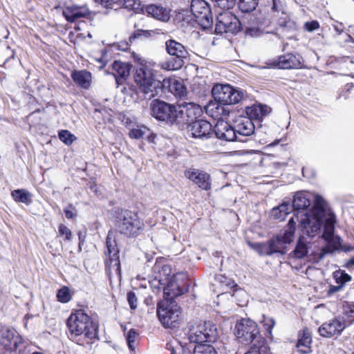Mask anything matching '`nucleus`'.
<instances>
[{
    "label": "nucleus",
    "instance_id": "nucleus-1",
    "mask_svg": "<svg viewBox=\"0 0 354 354\" xmlns=\"http://www.w3.org/2000/svg\"><path fill=\"white\" fill-rule=\"evenodd\" d=\"M297 214L296 218L300 222L304 233L308 237H314L319 234L324 227L323 239L330 241L334 234L335 215L328 207L326 201L320 196L314 197V205L310 214L301 215Z\"/></svg>",
    "mask_w": 354,
    "mask_h": 354
},
{
    "label": "nucleus",
    "instance_id": "nucleus-2",
    "mask_svg": "<svg viewBox=\"0 0 354 354\" xmlns=\"http://www.w3.org/2000/svg\"><path fill=\"white\" fill-rule=\"evenodd\" d=\"M163 290L164 300L158 304L157 315L165 327L174 328L179 322L181 315L180 308L174 299L183 295L187 290L182 288L175 278H172Z\"/></svg>",
    "mask_w": 354,
    "mask_h": 354
},
{
    "label": "nucleus",
    "instance_id": "nucleus-3",
    "mask_svg": "<svg viewBox=\"0 0 354 354\" xmlns=\"http://www.w3.org/2000/svg\"><path fill=\"white\" fill-rule=\"evenodd\" d=\"M134 59L138 66L135 69L133 77L140 91L149 98L158 95L162 89V84L156 78V63L146 60L139 55H135Z\"/></svg>",
    "mask_w": 354,
    "mask_h": 354
},
{
    "label": "nucleus",
    "instance_id": "nucleus-4",
    "mask_svg": "<svg viewBox=\"0 0 354 354\" xmlns=\"http://www.w3.org/2000/svg\"><path fill=\"white\" fill-rule=\"evenodd\" d=\"M70 338L80 345L89 344L97 337V331L90 317L82 310L72 313L66 322Z\"/></svg>",
    "mask_w": 354,
    "mask_h": 354
},
{
    "label": "nucleus",
    "instance_id": "nucleus-5",
    "mask_svg": "<svg viewBox=\"0 0 354 354\" xmlns=\"http://www.w3.org/2000/svg\"><path fill=\"white\" fill-rule=\"evenodd\" d=\"M260 14L268 19L274 28L279 26L288 30L297 29L296 23L287 15L285 0H272L271 7L261 10Z\"/></svg>",
    "mask_w": 354,
    "mask_h": 354
},
{
    "label": "nucleus",
    "instance_id": "nucleus-6",
    "mask_svg": "<svg viewBox=\"0 0 354 354\" xmlns=\"http://www.w3.org/2000/svg\"><path fill=\"white\" fill-rule=\"evenodd\" d=\"M165 50L171 57L160 64L162 69L171 71L181 68L189 56L186 47L174 39L165 41Z\"/></svg>",
    "mask_w": 354,
    "mask_h": 354
},
{
    "label": "nucleus",
    "instance_id": "nucleus-7",
    "mask_svg": "<svg viewBox=\"0 0 354 354\" xmlns=\"http://www.w3.org/2000/svg\"><path fill=\"white\" fill-rule=\"evenodd\" d=\"M236 337L243 344L259 345L262 350H265L266 342L260 334V330L255 322L245 318L241 319L235 326Z\"/></svg>",
    "mask_w": 354,
    "mask_h": 354
},
{
    "label": "nucleus",
    "instance_id": "nucleus-8",
    "mask_svg": "<svg viewBox=\"0 0 354 354\" xmlns=\"http://www.w3.org/2000/svg\"><path fill=\"white\" fill-rule=\"evenodd\" d=\"M117 227L121 234L127 236H136L143 230L144 223L136 213L124 210L118 217Z\"/></svg>",
    "mask_w": 354,
    "mask_h": 354
},
{
    "label": "nucleus",
    "instance_id": "nucleus-9",
    "mask_svg": "<svg viewBox=\"0 0 354 354\" xmlns=\"http://www.w3.org/2000/svg\"><path fill=\"white\" fill-rule=\"evenodd\" d=\"M106 244L109 255V259L106 261V272L110 278L113 276L120 277L121 267L119 259V249L113 232H109Z\"/></svg>",
    "mask_w": 354,
    "mask_h": 354
},
{
    "label": "nucleus",
    "instance_id": "nucleus-10",
    "mask_svg": "<svg viewBox=\"0 0 354 354\" xmlns=\"http://www.w3.org/2000/svg\"><path fill=\"white\" fill-rule=\"evenodd\" d=\"M212 94L215 100L221 104H237L243 98V93L229 84H216L212 90Z\"/></svg>",
    "mask_w": 354,
    "mask_h": 354
},
{
    "label": "nucleus",
    "instance_id": "nucleus-11",
    "mask_svg": "<svg viewBox=\"0 0 354 354\" xmlns=\"http://www.w3.org/2000/svg\"><path fill=\"white\" fill-rule=\"evenodd\" d=\"M151 114L157 120L167 124H177L178 109L163 101L156 100L151 104Z\"/></svg>",
    "mask_w": 354,
    "mask_h": 354
},
{
    "label": "nucleus",
    "instance_id": "nucleus-12",
    "mask_svg": "<svg viewBox=\"0 0 354 354\" xmlns=\"http://www.w3.org/2000/svg\"><path fill=\"white\" fill-rule=\"evenodd\" d=\"M241 29V23L239 19L228 10L218 14L215 26L217 34L237 33Z\"/></svg>",
    "mask_w": 354,
    "mask_h": 354
},
{
    "label": "nucleus",
    "instance_id": "nucleus-13",
    "mask_svg": "<svg viewBox=\"0 0 354 354\" xmlns=\"http://www.w3.org/2000/svg\"><path fill=\"white\" fill-rule=\"evenodd\" d=\"M218 337L217 328L213 323L205 322L200 324L190 333V342L202 344L203 342H214Z\"/></svg>",
    "mask_w": 354,
    "mask_h": 354
},
{
    "label": "nucleus",
    "instance_id": "nucleus-14",
    "mask_svg": "<svg viewBox=\"0 0 354 354\" xmlns=\"http://www.w3.org/2000/svg\"><path fill=\"white\" fill-rule=\"evenodd\" d=\"M191 12L196 21L204 28L212 24L213 17L210 7L205 0H192L191 2Z\"/></svg>",
    "mask_w": 354,
    "mask_h": 354
},
{
    "label": "nucleus",
    "instance_id": "nucleus-15",
    "mask_svg": "<svg viewBox=\"0 0 354 354\" xmlns=\"http://www.w3.org/2000/svg\"><path fill=\"white\" fill-rule=\"evenodd\" d=\"M303 66V59L299 54L288 53L281 55L277 59L267 63V68H277L279 69L301 68Z\"/></svg>",
    "mask_w": 354,
    "mask_h": 354
},
{
    "label": "nucleus",
    "instance_id": "nucleus-16",
    "mask_svg": "<svg viewBox=\"0 0 354 354\" xmlns=\"http://www.w3.org/2000/svg\"><path fill=\"white\" fill-rule=\"evenodd\" d=\"M257 26L250 25L245 27V33L246 37H259L264 33L277 35V28L273 27L271 22L268 21V19H266L262 15L259 14V16L257 18Z\"/></svg>",
    "mask_w": 354,
    "mask_h": 354
},
{
    "label": "nucleus",
    "instance_id": "nucleus-17",
    "mask_svg": "<svg viewBox=\"0 0 354 354\" xmlns=\"http://www.w3.org/2000/svg\"><path fill=\"white\" fill-rule=\"evenodd\" d=\"M1 341L2 345L10 354H28L25 342L18 334L8 333Z\"/></svg>",
    "mask_w": 354,
    "mask_h": 354
},
{
    "label": "nucleus",
    "instance_id": "nucleus-18",
    "mask_svg": "<svg viewBox=\"0 0 354 354\" xmlns=\"http://www.w3.org/2000/svg\"><path fill=\"white\" fill-rule=\"evenodd\" d=\"M187 131L196 138H209L213 133L212 125L204 120H196L187 125Z\"/></svg>",
    "mask_w": 354,
    "mask_h": 354
},
{
    "label": "nucleus",
    "instance_id": "nucleus-19",
    "mask_svg": "<svg viewBox=\"0 0 354 354\" xmlns=\"http://www.w3.org/2000/svg\"><path fill=\"white\" fill-rule=\"evenodd\" d=\"M185 176L204 190L211 188L210 175L204 171L189 168L185 171Z\"/></svg>",
    "mask_w": 354,
    "mask_h": 354
},
{
    "label": "nucleus",
    "instance_id": "nucleus-20",
    "mask_svg": "<svg viewBox=\"0 0 354 354\" xmlns=\"http://www.w3.org/2000/svg\"><path fill=\"white\" fill-rule=\"evenodd\" d=\"M201 112L200 106L194 103H189L185 105L180 106L178 109V122L177 124L183 125L189 124L196 118Z\"/></svg>",
    "mask_w": 354,
    "mask_h": 354
},
{
    "label": "nucleus",
    "instance_id": "nucleus-21",
    "mask_svg": "<svg viewBox=\"0 0 354 354\" xmlns=\"http://www.w3.org/2000/svg\"><path fill=\"white\" fill-rule=\"evenodd\" d=\"M234 129V127H232L224 120L221 119L218 120L213 131L217 138L230 142L234 141L236 139V135Z\"/></svg>",
    "mask_w": 354,
    "mask_h": 354
},
{
    "label": "nucleus",
    "instance_id": "nucleus-22",
    "mask_svg": "<svg viewBox=\"0 0 354 354\" xmlns=\"http://www.w3.org/2000/svg\"><path fill=\"white\" fill-rule=\"evenodd\" d=\"M143 12L148 16L164 22L168 21L171 17L170 10L160 4L146 5Z\"/></svg>",
    "mask_w": 354,
    "mask_h": 354
},
{
    "label": "nucleus",
    "instance_id": "nucleus-23",
    "mask_svg": "<svg viewBox=\"0 0 354 354\" xmlns=\"http://www.w3.org/2000/svg\"><path fill=\"white\" fill-rule=\"evenodd\" d=\"M345 328L344 322L334 319L324 323L318 329L320 335L324 337H331L340 334Z\"/></svg>",
    "mask_w": 354,
    "mask_h": 354
},
{
    "label": "nucleus",
    "instance_id": "nucleus-24",
    "mask_svg": "<svg viewBox=\"0 0 354 354\" xmlns=\"http://www.w3.org/2000/svg\"><path fill=\"white\" fill-rule=\"evenodd\" d=\"M234 131L236 135L235 140L241 141L239 136L252 135L254 133V124L250 118L241 117L236 120Z\"/></svg>",
    "mask_w": 354,
    "mask_h": 354
},
{
    "label": "nucleus",
    "instance_id": "nucleus-25",
    "mask_svg": "<svg viewBox=\"0 0 354 354\" xmlns=\"http://www.w3.org/2000/svg\"><path fill=\"white\" fill-rule=\"evenodd\" d=\"M63 15L67 21L72 22L80 18L88 16L89 10L85 5H72L64 9Z\"/></svg>",
    "mask_w": 354,
    "mask_h": 354
},
{
    "label": "nucleus",
    "instance_id": "nucleus-26",
    "mask_svg": "<svg viewBox=\"0 0 354 354\" xmlns=\"http://www.w3.org/2000/svg\"><path fill=\"white\" fill-rule=\"evenodd\" d=\"M131 66L120 61H115L112 64L113 74L118 84H122L129 76Z\"/></svg>",
    "mask_w": 354,
    "mask_h": 354
},
{
    "label": "nucleus",
    "instance_id": "nucleus-27",
    "mask_svg": "<svg viewBox=\"0 0 354 354\" xmlns=\"http://www.w3.org/2000/svg\"><path fill=\"white\" fill-rule=\"evenodd\" d=\"M102 5L113 10L124 8L128 10H136L139 8V0H102Z\"/></svg>",
    "mask_w": 354,
    "mask_h": 354
},
{
    "label": "nucleus",
    "instance_id": "nucleus-28",
    "mask_svg": "<svg viewBox=\"0 0 354 354\" xmlns=\"http://www.w3.org/2000/svg\"><path fill=\"white\" fill-rule=\"evenodd\" d=\"M311 343L312 338L310 333L307 328H305L299 334L297 344L298 351L301 354L310 353L311 352Z\"/></svg>",
    "mask_w": 354,
    "mask_h": 354
},
{
    "label": "nucleus",
    "instance_id": "nucleus-29",
    "mask_svg": "<svg viewBox=\"0 0 354 354\" xmlns=\"http://www.w3.org/2000/svg\"><path fill=\"white\" fill-rule=\"evenodd\" d=\"M310 205L309 194L303 192L295 194L292 201V207L296 210H304Z\"/></svg>",
    "mask_w": 354,
    "mask_h": 354
},
{
    "label": "nucleus",
    "instance_id": "nucleus-30",
    "mask_svg": "<svg viewBox=\"0 0 354 354\" xmlns=\"http://www.w3.org/2000/svg\"><path fill=\"white\" fill-rule=\"evenodd\" d=\"M310 242L307 238L300 236L297 242L296 247L293 250V256L297 259H302L308 254Z\"/></svg>",
    "mask_w": 354,
    "mask_h": 354
},
{
    "label": "nucleus",
    "instance_id": "nucleus-31",
    "mask_svg": "<svg viewBox=\"0 0 354 354\" xmlns=\"http://www.w3.org/2000/svg\"><path fill=\"white\" fill-rule=\"evenodd\" d=\"M295 225L296 221L295 218H291L287 226L286 227L282 234L278 235L277 237L283 243H290L292 241L295 232Z\"/></svg>",
    "mask_w": 354,
    "mask_h": 354
},
{
    "label": "nucleus",
    "instance_id": "nucleus-32",
    "mask_svg": "<svg viewBox=\"0 0 354 354\" xmlns=\"http://www.w3.org/2000/svg\"><path fill=\"white\" fill-rule=\"evenodd\" d=\"M73 81L84 88L89 87L91 81V75L86 71H75L72 73Z\"/></svg>",
    "mask_w": 354,
    "mask_h": 354
},
{
    "label": "nucleus",
    "instance_id": "nucleus-33",
    "mask_svg": "<svg viewBox=\"0 0 354 354\" xmlns=\"http://www.w3.org/2000/svg\"><path fill=\"white\" fill-rule=\"evenodd\" d=\"M171 93L175 96L182 97L187 93V88L181 80L169 79L167 81Z\"/></svg>",
    "mask_w": 354,
    "mask_h": 354
},
{
    "label": "nucleus",
    "instance_id": "nucleus-34",
    "mask_svg": "<svg viewBox=\"0 0 354 354\" xmlns=\"http://www.w3.org/2000/svg\"><path fill=\"white\" fill-rule=\"evenodd\" d=\"M11 196L17 203H22L28 205L32 203V194L26 189H15L11 192Z\"/></svg>",
    "mask_w": 354,
    "mask_h": 354
},
{
    "label": "nucleus",
    "instance_id": "nucleus-35",
    "mask_svg": "<svg viewBox=\"0 0 354 354\" xmlns=\"http://www.w3.org/2000/svg\"><path fill=\"white\" fill-rule=\"evenodd\" d=\"M271 109L263 104L254 105L248 111L251 118H254L258 120H261L263 117L270 113Z\"/></svg>",
    "mask_w": 354,
    "mask_h": 354
},
{
    "label": "nucleus",
    "instance_id": "nucleus-36",
    "mask_svg": "<svg viewBox=\"0 0 354 354\" xmlns=\"http://www.w3.org/2000/svg\"><path fill=\"white\" fill-rule=\"evenodd\" d=\"M283 244L277 237L270 240L267 245H264L266 253L268 255L276 252L283 253Z\"/></svg>",
    "mask_w": 354,
    "mask_h": 354
},
{
    "label": "nucleus",
    "instance_id": "nucleus-37",
    "mask_svg": "<svg viewBox=\"0 0 354 354\" xmlns=\"http://www.w3.org/2000/svg\"><path fill=\"white\" fill-rule=\"evenodd\" d=\"M187 354H218L215 348L210 344H199L195 346L192 353L187 352Z\"/></svg>",
    "mask_w": 354,
    "mask_h": 354
},
{
    "label": "nucleus",
    "instance_id": "nucleus-38",
    "mask_svg": "<svg viewBox=\"0 0 354 354\" xmlns=\"http://www.w3.org/2000/svg\"><path fill=\"white\" fill-rule=\"evenodd\" d=\"M259 0H239L238 6L243 12H250L255 10Z\"/></svg>",
    "mask_w": 354,
    "mask_h": 354
},
{
    "label": "nucleus",
    "instance_id": "nucleus-39",
    "mask_svg": "<svg viewBox=\"0 0 354 354\" xmlns=\"http://www.w3.org/2000/svg\"><path fill=\"white\" fill-rule=\"evenodd\" d=\"M290 206L289 203H283L278 207L272 208L271 216L274 218H281V216L278 215V212H282L281 215L286 216L290 213Z\"/></svg>",
    "mask_w": 354,
    "mask_h": 354
},
{
    "label": "nucleus",
    "instance_id": "nucleus-40",
    "mask_svg": "<svg viewBox=\"0 0 354 354\" xmlns=\"http://www.w3.org/2000/svg\"><path fill=\"white\" fill-rule=\"evenodd\" d=\"M149 131V129L144 126H137L136 128H133L129 131V135L131 138L140 139L143 138Z\"/></svg>",
    "mask_w": 354,
    "mask_h": 354
},
{
    "label": "nucleus",
    "instance_id": "nucleus-41",
    "mask_svg": "<svg viewBox=\"0 0 354 354\" xmlns=\"http://www.w3.org/2000/svg\"><path fill=\"white\" fill-rule=\"evenodd\" d=\"M334 278L337 283H339L342 286L351 280V277L344 271L338 270L334 272Z\"/></svg>",
    "mask_w": 354,
    "mask_h": 354
},
{
    "label": "nucleus",
    "instance_id": "nucleus-42",
    "mask_svg": "<svg viewBox=\"0 0 354 354\" xmlns=\"http://www.w3.org/2000/svg\"><path fill=\"white\" fill-rule=\"evenodd\" d=\"M260 322L264 326L266 330L269 333V335H272V329L276 324L274 318L268 317L265 315H262V319Z\"/></svg>",
    "mask_w": 354,
    "mask_h": 354
},
{
    "label": "nucleus",
    "instance_id": "nucleus-43",
    "mask_svg": "<svg viewBox=\"0 0 354 354\" xmlns=\"http://www.w3.org/2000/svg\"><path fill=\"white\" fill-rule=\"evenodd\" d=\"M215 7L223 10H230L235 5V0H212Z\"/></svg>",
    "mask_w": 354,
    "mask_h": 354
},
{
    "label": "nucleus",
    "instance_id": "nucleus-44",
    "mask_svg": "<svg viewBox=\"0 0 354 354\" xmlns=\"http://www.w3.org/2000/svg\"><path fill=\"white\" fill-rule=\"evenodd\" d=\"M59 138L66 145H71L75 137L68 130H62L59 132Z\"/></svg>",
    "mask_w": 354,
    "mask_h": 354
},
{
    "label": "nucleus",
    "instance_id": "nucleus-45",
    "mask_svg": "<svg viewBox=\"0 0 354 354\" xmlns=\"http://www.w3.org/2000/svg\"><path fill=\"white\" fill-rule=\"evenodd\" d=\"M57 297L58 301H59L60 302H68L71 299V296L68 288L67 287H63L62 288L59 289L57 291Z\"/></svg>",
    "mask_w": 354,
    "mask_h": 354
},
{
    "label": "nucleus",
    "instance_id": "nucleus-46",
    "mask_svg": "<svg viewBox=\"0 0 354 354\" xmlns=\"http://www.w3.org/2000/svg\"><path fill=\"white\" fill-rule=\"evenodd\" d=\"M215 280L221 285L227 287L234 288L237 285L231 279L227 278L226 276L221 274H216Z\"/></svg>",
    "mask_w": 354,
    "mask_h": 354
},
{
    "label": "nucleus",
    "instance_id": "nucleus-47",
    "mask_svg": "<svg viewBox=\"0 0 354 354\" xmlns=\"http://www.w3.org/2000/svg\"><path fill=\"white\" fill-rule=\"evenodd\" d=\"M167 348L171 351V354H178L179 353H182V354H187V352H189V350L185 349L181 345H179L176 342V346H174L172 343H169L167 344Z\"/></svg>",
    "mask_w": 354,
    "mask_h": 354
},
{
    "label": "nucleus",
    "instance_id": "nucleus-48",
    "mask_svg": "<svg viewBox=\"0 0 354 354\" xmlns=\"http://www.w3.org/2000/svg\"><path fill=\"white\" fill-rule=\"evenodd\" d=\"M138 335V333L134 329H131L128 332L126 339H127L128 346L131 349H133V348L134 346V343L136 342V339Z\"/></svg>",
    "mask_w": 354,
    "mask_h": 354
},
{
    "label": "nucleus",
    "instance_id": "nucleus-49",
    "mask_svg": "<svg viewBox=\"0 0 354 354\" xmlns=\"http://www.w3.org/2000/svg\"><path fill=\"white\" fill-rule=\"evenodd\" d=\"M58 233L61 236H65L64 239L66 241H70L71 239L72 232L71 230L63 224L59 226Z\"/></svg>",
    "mask_w": 354,
    "mask_h": 354
},
{
    "label": "nucleus",
    "instance_id": "nucleus-50",
    "mask_svg": "<svg viewBox=\"0 0 354 354\" xmlns=\"http://www.w3.org/2000/svg\"><path fill=\"white\" fill-rule=\"evenodd\" d=\"M304 29L308 32H313L319 28V24L317 21H307L304 24Z\"/></svg>",
    "mask_w": 354,
    "mask_h": 354
},
{
    "label": "nucleus",
    "instance_id": "nucleus-51",
    "mask_svg": "<svg viewBox=\"0 0 354 354\" xmlns=\"http://www.w3.org/2000/svg\"><path fill=\"white\" fill-rule=\"evenodd\" d=\"M267 351L268 346L266 344L265 350H262L261 348L259 347V345L253 344L250 350L246 352L245 354H262L266 353Z\"/></svg>",
    "mask_w": 354,
    "mask_h": 354
},
{
    "label": "nucleus",
    "instance_id": "nucleus-52",
    "mask_svg": "<svg viewBox=\"0 0 354 354\" xmlns=\"http://www.w3.org/2000/svg\"><path fill=\"white\" fill-rule=\"evenodd\" d=\"M127 301L131 309L137 307V298L134 292H129L127 294Z\"/></svg>",
    "mask_w": 354,
    "mask_h": 354
},
{
    "label": "nucleus",
    "instance_id": "nucleus-53",
    "mask_svg": "<svg viewBox=\"0 0 354 354\" xmlns=\"http://www.w3.org/2000/svg\"><path fill=\"white\" fill-rule=\"evenodd\" d=\"M64 213L67 218H74L76 216L75 207L72 204L64 209Z\"/></svg>",
    "mask_w": 354,
    "mask_h": 354
},
{
    "label": "nucleus",
    "instance_id": "nucleus-54",
    "mask_svg": "<svg viewBox=\"0 0 354 354\" xmlns=\"http://www.w3.org/2000/svg\"><path fill=\"white\" fill-rule=\"evenodd\" d=\"M141 35L148 36L149 35V32L147 30H138L136 31L131 36H130L129 39L131 41L132 39H134Z\"/></svg>",
    "mask_w": 354,
    "mask_h": 354
},
{
    "label": "nucleus",
    "instance_id": "nucleus-55",
    "mask_svg": "<svg viewBox=\"0 0 354 354\" xmlns=\"http://www.w3.org/2000/svg\"><path fill=\"white\" fill-rule=\"evenodd\" d=\"M345 313L348 317L354 318V305L348 304L345 308Z\"/></svg>",
    "mask_w": 354,
    "mask_h": 354
},
{
    "label": "nucleus",
    "instance_id": "nucleus-56",
    "mask_svg": "<svg viewBox=\"0 0 354 354\" xmlns=\"http://www.w3.org/2000/svg\"><path fill=\"white\" fill-rule=\"evenodd\" d=\"M333 27L338 35L341 34L344 31V25L342 23L335 22L333 24Z\"/></svg>",
    "mask_w": 354,
    "mask_h": 354
},
{
    "label": "nucleus",
    "instance_id": "nucleus-57",
    "mask_svg": "<svg viewBox=\"0 0 354 354\" xmlns=\"http://www.w3.org/2000/svg\"><path fill=\"white\" fill-rule=\"evenodd\" d=\"M329 252H330V250H328V248H322L320 253L319 254V257L317 258V261H321L322 259H323L324 258L325 255Z\"/></svg>",
    "mask_w": 354,
    "mask_h": 354
},
{
    "label": "nucleus",
    "instance_id": "nucleus-58",
    "mask_svg": "<svg viewBox=\"0 0 354 354\" xmlns=\"http://www.w3.org/2000/svg\"><path fill=\"white\" fill-rule=\"evenodd\" d=\"M162 273H163L165 275V277L166 276H169L170 274V273H171V268H170V267L169 266H167V265L163 266L162 267V269H161V271L160 272V274H161Z\"/></svg>",
    "mask_w": 354,
    "mask_h": 354
},
{
    "label": "nucleus",
    "instance_id": "nucleus-59",
    "mask_svg": "<svg viewBox=\"0 0 354 354\" xmlns=\"http://www.w3.org/2000/svg\"><path fill=\"white\" fill-rule=\"evenodd\" d=\"M215 106H216V109H218V105H217V104H216V103L210 102V103L207 105V111H212V110H213Z\"/></svg>",
    "mask_w": 354,
    "mask_h": 354
},
{
    "label": "nucleus",
    "instance_id": "nucleus-60",
    "mask_svg": "<svg viewBox=\"0 0 354 354\" xmlns=\"http://www.w3.org/2000/svg\"><path fill=\"white\" fill-rule=\"evenodd\" d=\"M342 288V286L341 285L337 286H332L330 288V290L331 292H337V291H339Z\"/></svg>",
    "mask_w": 354,
    "mask_h": 354
},
{
    "label": "nucleus",
    "instance_id": "nucleus-61",
    "mask_svg": "<svg viewBox=\"0 0 354 354\" xmlns=\"http://www.w3.org/2000/svg\"><path fill=\"white\" fill-rule=\"evenodd\" d=\"M281 214H282V212H278V215L281 216V218H277L278 220L283 221L285 219L284 216H282Z\"/></svg>",
    "mask_w": 354,
    "mask_h": 354
},
{
    "label": "nucleus",
    "instance_id": "nucleus-62",
    "mask_svg": "<svg viewBox=\"0 0 354 354\" xmlns=\"http://www.w3.org/2000/svg\"><path fill=\"white\" fill-rule=\"evenodd\" d=\"M278 143H279V140H278V141H277V142H272V143H271V144L268 145V147L274 146V145H277V144H278Z\"/></svg>",
    "mask_w": 354,
    "mask_h": 354
},
{
    "label": "nucleus",
    "instance_id": "nucleus-63",
    "mask_svg": "<svg viewBox=\"0 0 354 354\" xmlns=\"http://www.w3.org/2000/svg\"><path fill=\"white\" fill-rule=\"evenodd\" d=\"M162 281H164V279H158V283H160L161 285H164L165 283H162Z\"/></svg>",
    "mask_w": 354,
    "mask_h": 354
},
{
    "label": "nucleus",
    "instance_id": "nucleus-64",
    "mask_svg": "<svg viewBox=\"0 0 354 354\" xmlns=\"http://www.w3.org/2000/svg\"><path fill=\"white\" fill-rule=\"evenodd\" d=\"M350 263L352 264V265H354V259H352L351 261H350Z\"/></svg>",
    "mask_w": 354,
    "mask_h": 354
}]
</instances>
